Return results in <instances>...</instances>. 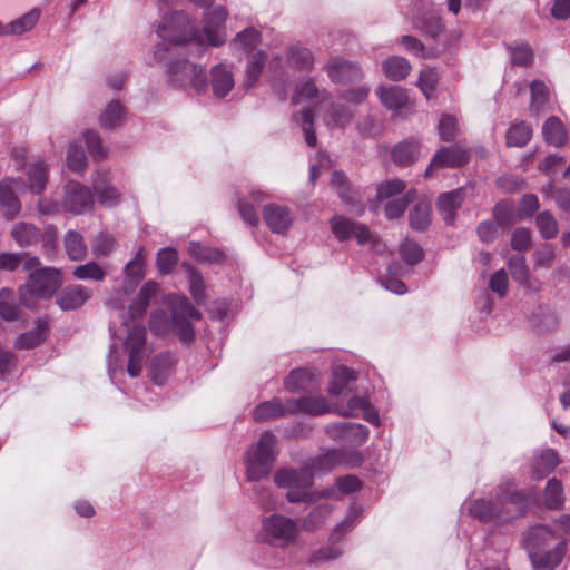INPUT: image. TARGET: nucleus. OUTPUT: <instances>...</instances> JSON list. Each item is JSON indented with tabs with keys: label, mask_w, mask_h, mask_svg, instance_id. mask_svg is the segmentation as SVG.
Returning a JSON list of instances; mask_svg holds the SVG:
<instances>
[{
	"label": "nucleus",
	"mask_w": 570,
	"mask_h": 570,
	"mask_svg": "<svg viewBox=\"0 0 570 570\" xmlns=\"http://www.w3.org/2000/svg\"><path fill=\"white\" fill-rule=\"evenodd\" d=\"M226 18L227 12L224 7L213 8L205 13L204 28L199 29L189 14L176 11L158 27L157 35L161 42L156 47L154 58L158 63L164 65L166 73L175 85L190 86L198 92L207 89L204 68L179 58L177 46L187 42L199 46L206 43L212 47L223 46L227 39Z\"/></svg>",
	"instance_id": "obj_1"
},
{
	"label": "nucleus",
	"mask_w": 570,
	"mask_h": 570,
	"mask_svg": "<svg viewBox=\"0 0 570 570\" xmlns=\"http://www.w3.org/2000/svg\"><path fill=\"white\" fill-rule=\"evenodd\" d=\"M341 461V453L332 450L313 460L311 465L277 470L274 482L278 488L286 490V499L292 503L316 502L323 498H332L335 493L333 489L312 490L314 472L330 471Z\"/></svg>",
	"instance_id": "obj_2"
},
{
	"label": "nucleus",
	"mask_w": 570,
	"mask_h": 570,
	"mask_svg": "<svg viewBox=\"0 0 570 570\" xmlns=\"http://www.w3.org/2000/svg\"><path fill=\"white\" fill-rule=\"evenodd\" d=\"M158 284L149 281L140 288L137 298L129 306V316L131 323L125 321L124 326L127 328V335L124 340L125 350L128 353L127 373L131 377H137L142 371L145 358L148 354L146 342V328L136 320L144 316L149 302L156 296Z\"/></svg>",
	"instance_id": "obj_3"
},
{
	"label": "nucleus",
	"mask_w": 570,
	"mask_h": 570,
	"mask_svg": "<svg viewBox=\"0 0 570 570\" xmlns=\"http://www.w3.org/2000/svg\"><path fill=\"white\" fill-rule=\"evenodd\" d=\"M527 504V495L510 488L502 490L494 500L479 499L465 503L469 513L485 523L517 519L525 513Z\"/></svg>",
	"instance_id": "obj_4"
},
{
	"label": "nucleus",
	"mask_w": 570,
	"mask_h": 570,
	"mask_svg": "<svg viewBox=\"0 0 570 570\" xmlns=\"http://www.w3.org/2000/svg\"><path fill=\"white\" fill-rule=\"evenodd\" d=\"M171 306V322L164 311H155L150 315L149 328L155 335L166 334L170 327L183 341L194 337V331L189 320H199L200 313L189 303L185 296H173L169 299Z\"/></svg>",
	"instance_id": "obj_5"
},
{
	"label": "nucleus",
	"mask_w": 570,
	"mask_h": 570,
	"mask_svg": "<svg viewBox=\"0 0 570 570\" xmlns=\"http://www.w3.org/2000/svg\"><path fill=\"white\" fill-rule=\"evenodd\" d=\"M554 539V533L544 525L533 527L529 531L525 538V548L534 568L552 570L559 566L564 556L567 542L559 540L552 549H548Z\"/></svg>",
	"instance_id": "obj_6"
},
{
	"label": "nucleus",
	"mask_w": 570,
	"mask_h": 570,
	"mask_svg": "<svg viewBox=\"0 0 570 570\" xmlns=\"http://www.w3.org/2000/svg\"><path fill=\"white\" fill-rule=\"evenodd\" d=\"M277 456V440L269 432L264 431L246 452V476L249 481H259L265 478Z\"/></svg>",
	"instance_id": "obj_7"
},
{
	"label": "nucleus",
	"mask_w": 570,
	"mask_h": 570,
	"mask_svg": "<svg viewBox=\"0 0 570 570\" xmlns=\"http://www.w3.org/2000/svg\"><path fill=\"white\" fill-rule=\"evenodd\" d=\"M298 533L297 522L286 515L274 513L262 521L263 539L272 546L285 548L295 542Z\"/></svg>",
	"instance_id": "obj_8"
},
{
	"label": "nucleus",
	"mask_w": 570,
	"mask_h": 570,
	"mask_svg": "<svg viewBox=\"0 0 570 570\" xmlns=\"http://www.w3.org/2000/svg\"><path fill=\"white\" fill-rule=\"evenodd\" d=\"M62 285V274L55 267H41L30 273L26 291L38 298H50Z\"/></svg>",
	"instance_id": "obj_9"
},
{
	"label": "nucleus",
	"mask_w": 570,
	"mask_h": 570,
	"mask_svg": "<svg viewBox=\"0 0 570 570\" xmlns=\"http://www.w3.org/2000/svg\"><path fill=\"white\" fill-rule=\"evenodd\" d=\"M71 214H83L94 206V196L90 188L79 181L70 180L63 187L62 205Z\"/></svg>",
	"instance_id": "obj_10"
},
{
	"label": "nucleus",
	"mask_w": 570,
	"mask_h": 570,
	"mask_svg": "<svg viewBox=\"0 0 570 570\" xmlns=\"http://www.w3.org/2000/svg\"><path fill=\"white\" fill-rule=\"evenodd\" d=\"M333 412L341 416L362 415L370 424L380 425V415L365 396H352L346 404H334Z\"/></svg>",
	"instance_id": "obj_11"
},
{
	"label": "nucleus",
	"mask_w": 570,
	"mask_h": 570,
	"mask_svg": "<svg viewBox=\"0 0 570 570\" xmlns=\"http://www.w3.org/2000/svg\"><path fill=\"white\" fill-rule=\"evenodd\" d=\"M468 159V151L460 146L442 147L432 158L424 177L429 178L434 169L461 167Z\"/></svg>",
	"instance_id": "obj_12"
},
{
	"label": "nucleus",
	"mask_w": 570,
	"mask_h": 570,
	"mask_svg": "<svg viewBox=\"0 0 570 570\" xmlns=\"http://www.w3.org/2000/svg\"><path fill=\"white\" fill-rule=\"evenodd\" d=\"M208 83L216 98L226 97L235 87L234 66L225 62L213 66L209 71Z\"/></svg>",
	"instance_id": "obj_13"
},
{
	"label": "nucleus",
	"mask_w": 570,
	"mask_h": 570,
	"mask_svg": "<svg viewBox=\"0 0 570 570\" xmlns=\"http://www.w3.org/2000/svg\"><path fill=\"white\" fill-rule=\"evenodd\" d=\"M330 224L333 235L338 240H346L351 236H354L360 244L370 240V230L363 224H356L344 216H334Z\"/></svg>",
	"instance_id": "obj_14"
},
{
	"label": "nucleus",
	"mask_w": 570,
	"mask_h": 570,
	"mask_svg": "<svg viewBox=\"0 0 570 570\" xmlns=\"http://www.w3.org/2000/svg\"><path fill=\"white\" fill-rule=\"evenodd\" d=\"M263 217L268 228L275 234H285L294 223L291 208L279 204H268L263 208Z\"/></svg>",
	"instance_id": "obj_15"
},
{
	"label": "nucleus",
	"mask_w": 570,
	"mask_h": 570,
	"mask_svg": "<svg viewBox=\"0 0 570 570\" xmlns=\"http://www.w3.org/2000/svg\"><path fill=\"white\" fill-rule=\"evenodd\" d=\"M325 68L327 76L335 83L353 82L361 79L363 76L357 65L338 57H332Z\"/></svg>",
	"instance_id": "obj_16"
},
{
	"label": "nucleus",
	"mask_w": 570,
	"mask_h": 570,
	"mask_svg": "<svg viewBox=\"0 0 570 570\" xmlns=\"http://www.w3.org/2000/svg\"><path fill=\"white\" fill-rule=\"evenodd\" d=\"M92 295V292L80 284L65 287L56 298L57 305L62 311H75L80 308Z\"/></svg>",
	"instance_id": "obj_17"
},
{
	"label": "nucleus",
	"mask_w": 570,
	"mask_h": 570,
	"mask_svg": "<svg viewBox=\"0 0 570 570\" xmlns=\"http://www.w3.org/2000/svg\"><path fill=\"white\" fill-rule=\"evenodd\" d=\"M327 433L333 439H343L352 444L364 443L368 438V429L358 423H335L327 428Z\"/></svg>",
	"instance_id": "obj_18"
},
{
	"label": "nucleus",
	"mask_w": 570,
	"mask_h": 570,
	"mask_svg": "<svg viewBox=\"0 0 570 570\" xmlns=\"http://www.w3.org/2000/svg\"><path fill=\"white\" fill-rule=\"evenodd\" d=\"M92 188L101 205L112 207L120 200V193L111 184V177L108 171H98L92 180Z\"/></svg>",
	"instance_id": "obj_19"
},
{
	"label": "nucleus",
	"mask_w": 570,
	"mask_h": 570,
	"mask_svg": "<svg viewBox=\"0 0 570 570\" xmlns=\"http://www.w3.org/2000/svg\"><path fill=\"white\" fill-rule=\"evenodd\" d=\"M23 188L24 185L20 178L2 181V216L12 219L20 212L21 205L17 191Z\"/></svg>",
	"instance_id": "obj_20"
},
{
	"label": "nucleus",
	"mask_w": 570,
	"mask_h": 570,
	"mask_svg": "<svg viewBox=\"0 0 570 570\" xmlns=\"http://www.w3.org/2000/svg\"><path fill=\"white\" fill-rule=\"evenodd\" d=\"M466 190V188H459L440 195L438 208L448 225L453 224L455 220L456 210L462 205Z\"/></svg>",
	"instance_id": "obj_21"
},
{
	"label": "nucleus",
	"mask_w": 570,
	"mask_h": 570,
	"mask_svg": "<svg viewBox=\"0 0 570 570\" xmlns=\"http://www.w3.org/2000/svg\"><path fill=\"white\" fill-rule=\"evenodd\" d=\"M559 464L557 453L552 449L543 450L532 460L530 476L532 480L540 481L554 471Z\"/></svg>",
	"instance_id": "obj_22"
},
{
	"label": "nucleus",
	"mask_w": 570,
	"mask_h": 570,
	"mask_svg": "<svg viewBox=\"0 0 570 570\" xmlns=\"http://www.w3.org/2000/svg\"><path fill=\"white\" fill-rule=\"evenodd\" d=\"M289 402L291 400H287L285 403H283L279 399H273L271 401L263 402L254 409L252 413L253 419L257 422H265L283 416L286 413H292Z\"/></svg>",
	"instance_id": "obj_23"
},
{
	"label": "nucleus",
	"mask_w": 570,
	"mask_h": 570,
	"mask_svg": "<svg viewBox=\"0 0 570 570\" xmlns=\"http://www.w3.org/2000/svg\"><path fill=\"white\" fill-rule=\"evenodd\" d=\"M175 362V355L169 352L157 354L150 363L151 381L159 386L165 384L173 372Z\"/></svg>",
	"instance_id": "obj_24"
},
{
	"label": "nucleus",
	"mask_w": 570,
	"mask_h": 570,
	"mask_svg": "<svg viewBox=\"0 0 570 570\" xmlns=\"http://www.w3.org/2000/svg\"><path fill=\"white\" fill-rule=\"evenodd\" d=\"M289 407H292V413L311 415H322L333 411V407L322 396H306L297 401L291 400Z\"/></svg>",
	"instance_id": "obj_25"
},
{
	"label": "nucleus",
	"mask_w": 570,
	"mask_h": 570,
	"mask_svg": "<svg viewBox=\"0 0 570 570\" xmlns=\"http://www.w3.org/2000/svg\"><path fill=\"white\" fill-rule=\"evenodd\" d=\"M376 94L381 104L392 111L400 110L409 101L406 90L397 86H380Z\"/></svg>",
	"instance_id": "obj_26"
},
{
	"label": "nucleus",
	"mask_w": 570,
	"mask_h": 570,
	"mask_svg": "<svg viewBox=\"0 0 570 570\" xmlns=\"http://www.w3.org/2000/svg\"><path fill=\"white\" fill-rule=\"evenodd\" d=\"M356 380V374L353 370L346 366H336L332 372V379L328 384V394L338 396L346 391L352 390L351 383Z\"/></svg>",
	"instance_id": "obj_27"
},
{
	"label": "nucleus",
	"mask_w": 570,
	"mask_h": 570,
	"mask_svg": "<svg viewBox=\"0 0 570 570\" xmlns=\"http://www.w3.org/2000/svg\"><path fill=\"white\" fill-rule=\"evenodd\" d=\"M316 502V505L303 520V528L305 530L314 531L322 527L335 509L334 504L328 502V499H322Z\"/></svg>",
	"instance_id": "obj_28"
},
{
	"label": "nucleus",
	"mask_w": 570,
	"mask_h": 570,
	"mask_svg": "<svg viewBox=\"0 0 570 570\" xmlns=\"http://www.w3.org/2000/svg\"><path fill=\"white\" fill-rule=\"evenodd\" d=\"M542 135L546 142L554 147H560L568 140L564 125L557 117H550L546 120L542 127Z\"/></svg>",
	"instance_id": "obj_29"
},
{
	"label": "nucleus",
	"mask_w": 570,
	"mask_h": 570,
	"mask_svg": "<svg viewBox=\"0 0 570 570\" xmlns=\"http://www.w3.org/2000/svg\"><path fill=\"white\" fill-rule=\"evenodd\" d=\"M48 323L45 320H38L36 326L23 334H21L17 341L16 345L19 348H33L43 342L48 336Z\"/></svg>",
	"instance_id": "obj_30"
},
{
	"label": "nucleus",
	"mask_w": 570,
	"mask_h": 570,
	"mask_svg": "<svg viewBox=\"0 0 570 570\" xmlns=\"http://www.w3.org/2000/svg\"><path fill=\"white\" fill-rule=\"evenodd\" d=\"M420 147L421 146L416 140L402 141L394 147L392 151V158L397 165H410L417 159Z\"/></svg>",
	"instance_id": "obj_31"
},
{
	"label": "nucleus",
	"mask_w": 570,
	"mask_h": 570,
	"mask_svg": "<svg viewBox=\"0 0 570 570\" xmlns=\"http://www.w3.org/2000/svg\"><path fill=\"white\" fill-rule=\"evenodd\" d=\"M508 268L512 278L524 288H533L530 269L522 255H513L508 259Z\"/></svg>",
	"instance_id": "obj_32"
},
{
	"label": "nucleus",
	"mask_w": 570,
	"mask_h": 570,
	"mask_svg": "<svg viewBox=\"0 0 570 570\" xmlns=\"http://www.w3.org/2000/svg\"><path fill=\"white\" fill-rule=\"evenodd\" d=\"M65 249L69 259L78 262L87 256V245L82 235L76 230H69L65 235Z\"/></svg>",
	"instance_id": "obj_33"
},
{
	"label": "nucleus",
	"mask_w": 570,
	"mask_h": 570,
	"mask_svg": "<svg viewBox=\"0 0 570 570\" xmlns=\"http://www.w3.org/2000/svg\"><path fill=\"white\" fill-rule=\"evenodd\" d=\"M266 60L267 56L263 50H257L249 56L244 77V86L246 88L255 86L265 67Z\"/></svg>",
	"instance_id": "obj_34"
},
{
	"label": "nucleus",
	"mask_w": 570,
	"mask_h": 570,
	"mask_svg": "<svg viewBox=\"0 0 570 570\" xmlns=\"http://www.w3.org/2000/svg\"><path fill=\"white\" fill-rule=\"evenodd\" d=\"M287 63L295 69L311 70L314 65V57L309 49L295 45L287 49Z\"/></svg>",
	"instance_id": "obj_35"
},
{
	"label": "nucleus",
	"mask_w": 570,
	"mask_h": 570,
	"mask_svg": "<svg viewBox=\"0 0 570 570\" xmlns=\"http://www.w3.org/2000/svg\"><path fill=\"white\" fill-rule=\"evenodd\" d=\"M564 500L561 481L556 478L549 479L543 493L544 505L552 510H559L563 508Z\"/></svg>",
	"instance_id": "obj_36"
},
{
	"label": "nucleus",
	"mask_w": 570,
	"mask_h": 570,
	"mask_svg": "<svg viewBox=\"0 0 570 570\" xmlns=\"http://www.w3.org/2000/svg\"><path fill=\"white\" fill-rule=\"evenodd\" d=\"M382 67L385 76L393 81L405 79L411 70L409 61L399 56L387 58Z\"/></svg>",
	"instance_id": "obj_37"
},
{
	"label": "nucleus",
	"mask_w": 570,
	"mask_h": 570,
	"mask_svg": "<svg viewBox=\"0 0 570 570\" xmlns=\"http://www.w3.org/2000/svg\"><path fill=\"white\" fill-rule=\"evenodd\" d=\"M71 274L78 281L102 282L106 277L104 268L94 261L75 266Z\"/></svg>",
	"instance_id": "obj_38"
},
{
	"label": "nucleus",
	"mask_w": 570,
	"mask_h": 570,
	"mask_svg": "<svg viewBox=\"0 0 570 570\" xmlns=\"http://www.w3.org/2000/svg\"><path fill=\"white\" fill-rule=\"evenodd\" d=\"M40 10L33 8L22 17L16 19L6 27V33L22 35L26 31L31 30L40 18Z\"/></svg>",
	"instance_id": "obj_39"
},
{
	"label": "nucleus",
	"mask_w": 570,
	"mask_h": 570,
	"mask_svg": "<svg viewBox=\"0 0 570 570\" xmlns=\"http://www.w3.org/2000/svg\"><path fill=\"white\" fill-rule=\"evenodd\" d=\"M28 177L29 188L32 191L40 194L46 188L48 181L47 165L42 161L31 164L28 168Z\"/></svg>",
	"instance_id": "obj_40"
},
{
	"label": "nucleus",
	"mask_w": 570,
	"mask_h": 570,
	"mask_svg": "<svg viewBox=\"0 0 570 570\" xmlns=\"http://www.w3.org/2000/svg\"><path fill=\"white\" fill-rule=\"evenodd\" d=\"M11 236L19 246L27 247L37 243L39 233L31 224L18 223L12 227Z\"/></svg>",
	"instance_id": "obj_41"
},
{
	"label": "nucleus",
	"mask_w": 570,
	"mask_h": 570,
	"mask_svg": "<svg viewBox=\"0 0 570 570\" xmlns=\"http://www.w3.org/2000/svg\"><path fill=\"white\" fill-rule=\"evenodd\" d=\"M431 222V205L420 200L410 213V225L413 229L424 230Z\"/></svg>",
	"instance_id": "obj_42"
},
{
	"label": "nucleus",
	"mask_w": 570,
	"mask_h": 570,
	"mask_svg": "<svg viewBox=\"0 0 570 570\" xmlns=\"http://www.w3.org/2000/svg\"><path fill=\"white\" fill-rule=\"evenodd\" d=\"M124 119V107L119 101H111L106 106L99 116L100 126L112 129Z\"/></svg>",
	"instance_id": "obj_43"
},
{
	"label": "nucleus",
	"mask_w": 570,
	"mask_h": 570,
	"mask_svg": "<svg viewBox=\"0 0 570 570\" xmlns=\"http://www.w3.org/2000/svg\"><path fill=\"white\" fill-rule=\"evenodd\" d=\"M532 129L524 121L513 124L507 131V144L514 147H523L531 138Z\"/></svg>",
	"instance_id": "obj_44"
},
{
	"label": "nucleus",
	"mask_w": 570,
	"mask_h": 570,
	"mask_svg": "<svg viewBox=\"0 0 570 570\" xmlns=\"http://www.w3.org/2000/svg\"><path fill=\"white\" fill-rule=\"evenodd\" d=\"M354 111L347 107H333L325 116L324 122L328 128H344L353 119Z\"/></svg>",
	"instance_id": "obj_45"
},
{
	"label": "nucleus",
	"mask_w": 570,
	"mask_h": 570,
	"mask_svg": "<svg viewBox=\"0 0 570 570\" xmlns=\"http://www.w3.org/2000/svg\"><path fill=\"white\" fill-rule=\"evenodd\" d=\"M188 253L195 259L202 263H217L224 257V254L214 247H207L200 243L191 242L188 246Z\"/></svg>",
	"instance_id": "obj_46"
},
{
	"label": "nucleus",
	"mask_w": 570,
	"mask_h": 570,
	"mask_svg": "<svg viewBox=\"0 0 570 570\" xmlns=\"http://www.w3.org/2000/svg\"><path fill=\"white\" fill-rule=\"evenodd\" d=\"M117 248V240L108 233H99L91 245L92 254L97 258L109 256Z\"/></svg>",
	"instance_id": "obj_47"
},
{
	"label": "nucleus",
	"mask_w": 570,
	"mask_h": 570,
	"mask_svg": "<svg viewBox=\"0 0 570 570\" xmlns=\"http://www.w3.org/2000/svg\"><path fill=\"white\" fill-rule=\"evenodd\" d=\"M82 140L73 142L69 146L67 151L68 168L75 173H81L86 169L87 160L82 150Z\"/></svg>",
	"instance_id": "obj_48"
},
{
	"label": "nucleus",
	"mask_w": 570,
	"mask_h": 570,
	"mask_svg": "<svg viewBox=\"0 0 570 570\" xmlns=\"http://www.w3.org/2000/svg\"><path fill=\"white\" fill-rule=\"evenodd\" d=\"M144 258L141 250H139L136 256L129 261L125 266V278L127 283L132 285L138 284L145 276L144 273Z\"/></svg>",
	"instance_id": "obj_49"
},
{
	"label": "nucleus",
	"mask_w": 570,
	"mask_h": 570,
	"mask_svg": "<svg viewBox=\"0 0 570 570\" xmlns=\"http://www.w3.org/2000/svg\"><path fill=\"white\" fill-rule=\"evenodd\" d=\"M537 227L543 239H553L559 232L558 222L549 212H542L537 216Z\"/></svg>",
	"instance_id": "obj_50"
},
{
	"label": "nucleus",
	"mask_w": 570,
	"mask_h": 570,
	"mask_svg": "<svg viewBox=\"0 0 570 570\" xmlns=\"http://www.w3.org/2000/svg\"><path fill=\"white\" fill-rule=\"evenodd\" d=\"M415 27L425 35L435 38L443 30V23L439 16L428 13L415 21Z\"/></svg>",
	"instance_id": "obj_51"
},
{
	"label": "nucleus",
	"mask_w": 570,
	"mask_h": 570,
	"mask_svg": "<svg viewBox=\"0 0 570 570\" xmlns=\"http://www.w3.org/2000/svg\"><path fill=\"white\" fill-rule=\"evenodd\" d=\"M261 41V33L255 28H247L236 35L233 45L249 51L254 49Z\"/></svg>",
	"instance_id": "obj_52"
},
{
	"label": "nucleus",
	"mask_w": 570,
	"mask_h": 570,
	"mask_svg": "<svg viewBox=\"0 0 570 570\" xmlns=\"http://www.w3.org/2000/svg\"><path fill=\"white\" fill-rule=\"evenodd\" d=\"M312 376L308 371L297 368L285 379V387L289 391L306 390L309 387Z\"/></svg>",
	"instance_id": "obj_53"
},
{
	"label": "nucleus",
	"mask_w": 570,
	"mask_h": 570,
	"mask_svg": "<svg viewBox=\"0 0 570 570\" xmlns=\"http://www.w3.org/2000/svg\"><path fill=\"white\" fill-rule=\"evenodd\" d=\"M405 189L404 181L400 179L386 180L377 187L376 197L377 200H391L395 199L394 196L402 194Z\"/></svg>",
	"instance_id": "obj_54"
},
{
	"label": "nucleus",
	"mask_w": 570,
	"mask_h": 570,
	"mask_svg": "<svg viewBox=\"0 0 570 570\" xmlns=\"http://www.w3.org/2000/svg\"><path fill=\"white\" fill-rule=\"evenodd\" d=\"M531 110L534 114H539L548 99V88L540 80L531 82Z\"/></svg>",
	"instance_id": "obj_55"
},
{
	"label": "nucleus",
	"mask_w": 570,
	"mask_h": 570,
	"mask_svg": "<svg viewBox=\"0 0 570 570\" xmlns=\"http://www.w3.org/2000/svg\"><path fill=\"white\" fill-rule=\"evenodd\" d=\"M320 91L312 80L297 85L292 97L293 105H299L307 100L318 98Z\"/></svg>",
	"instance_id": "obj_56"
},
{
	"label": "nucleus",
	"mask_w": 570,
	"mask_h": 570,
	"mask_svg": "<svg viewBox=\"0 0 570 570\" xmlns=\"http://www.w3.org/2000/svg\"><path fill=\"white\" fill-rule=\"evenodd\" d=\"M362 513V508L358 505H352L348 508L344 519L336 525L333 533L331 534V540H338L343 535V531L354 525L355 521Z\"/></svg>",
	"instance_id": "obj_57"
},
{
	"label": "nucleus",
	"mask_w": 570,
	"mask_h": 570,
	"mask_svg": "<svg viewBox=\"0 0 570 570\" xmlns=\"http://www.w3.org/2000/svg\"><path fill=\"white\" fill-rule=\"evenodd\" d=\"M177 262L178 255L174 248H161L157 254V267L160 274H169Z\"/></svg>",
	"instance_id": "obj_58"
},
{
	"label": "nucleus",
	"mask_w": 570,
	"mask_h": 570,
	"mask_svg": "<svg viewBox=\"0 0 570 570\" xmlns=\"http://www.w3.org/2000/svg\"><path fill=\"white\" fill-rule=\"evenodd\" d=\"M82 140L91 157L95 159H104L106 157V150L102 147L101 139L95 131L86 130L82 135Z\"/></svg>",
	"instance_id": "obj_59"
},
{
	"label": "nucleus",
	"mask_w": 570,
	"mask_h": 570,
	"mask_svg": "<svg viewBox=\"0 0 570 570\" xmlns=\"http://www.w3.org/2000/svg\"><path fill=\"white\" fill-rule=\"evenodd\" d=\"M361 487V482L356 476L346 475L336 480V488H332L335 493L328 500H338L341 494H348L355 492Z\"/></svg>",
	"instance_id": "obj_60"
},
{
	"label": "nucleus",
	"mask_w": 570,
	"mask_h": 570,
	"mask_svg": "<svg viewBox=\"0 0 570 570\" xmlns=\"http://www.w3.org/2000/svg\"><path fill=\"white\" fill-rule=\"evenodd\" d=\"M298 122L304 132L306 144L311 147L315 146L316 136L313 129V111L308 108H304L301 111Z\"/></svg>",
	"instance_id": "obj_61"
},
{
	"label": "nucleus",
	"mask_w": 570,
	"mask_h": 570,
	"mask_svg": "<svg viewBox=\"0 0 570 570\" xmlns=\"http://www.w3.org/2000/svg\"><path fill=\"white\" fill-rule=\"evenodd\" d=\"M412 190L407 191L404 196L387 200L385 205V215L387 218L393 219L400 217L410 203Z\"/></svg>",
	"instance_id": "obj_62"
},
{
	"label": "nucleus",
	"mask_w": 570,
	"mask_h": 570,
	"mask_svg": "<svg viewBox=\"0 0 570 570\" xmlns=\"http://www.w3.org/2000/svg\"><path fill=\"white\" fill-rule=\"evenodd\" d=\"M556 253L549 245H544L532 254L534 268H549L552 266Z\"/></svg>",
	"instance_id": "obj_63"
},
{
	"label": "nucleus",
	"mask_w": 570,
	"mask_h": 570,
	"mask_svg": "<svg viewBox=\"0 0 570 570\" xmlns=\"http://www.w3.org/2000/svg\"><path fill=\"white\" fill-rule=\"evenodd\" d=\"M402 258L410 265L419 263L423 258L422 248L414 242L405 240L400 246Z\"/></svg>",
	"instance_id": "obj_64"
}]
</instances>
